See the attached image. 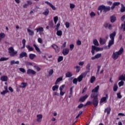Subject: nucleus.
<instances>
[{"instance_id":"obj_30","label":"nucleus","mask_w":125,"mask_h":125,"mask_svg":"<svg viewBox=\"0 0 125 125\" xmlns=\"http://www.w3.org/2000/svg\"><path fill=\"white\" fill-rule=\"evenodd\" d=\"M58 88H59V85L56 84L52 87V90L55 91V90H58Z\"/></svg>"},{"instance_id":"obj_24","label":"nucleus","mask_w":125,"mask_h":125,"mask_svg":"<svg viewBox=\"0 0 125 125\" xmlns=\"http://www.w3.org/2000/svg\"><path fill=\"white\" fill-rule=\"evenodd\" d=\"M116 20H117V18L115 15L110 17V22H111V23H114Z\"/></svg>"},{"instance_id":"obj_21","label":"nucleus","mask_w":125,"mask_h":125,"mask_svg":"<svg viewBox=\"0 0 125 125\" xmlns=\"http://www.w3.org/2000/svg\"><path fill=\"white\" fill-rule=\"evenodd\" d=\"M114 43H115V40H109L108 42V49L110 48V47H111V46H112V45H113Z\"/></svg>"},{"instance_id":"obj_53","label":"nucleus","mask_w":125,"mask_h":125,"mask_svg":"<svg viewBox=\"0 0 125 125\" xmlns=\"http://www.w3.org/2000/svg\"><path fill=\"white\" fill-rule=\"evenodd\" d=\"M63 61V56H60L58 59V62H61Z\"/></svg>"},{"instance_id":"obj_39","label":"nucleus","mask_w":125,"mask_h":125,"mask_svg":"<svg viewBox=\"0 0 125 125\" xmlns=\"http://www.w3.org/2000/svg\"><path fill=\"white\" fill-rule=\"evenodd\" d=\"M13 64H19V62L18 61L15 62V61L12 60L10 62V65H13Z\"/></svg>"},{"instance_id":"obj_51","label":"nucleus","mask_w":125,"mask_h":125,"mask_svg":"<svg viewBox=\"0 0 125 125\" xmlns=\"http://www.w3.org/2000/svg\"><path fill=\"white\" fill-rule=\"evenodd\" d=\"M121 12H125V7L123 4H122V7L120 10Z\"/></svg>"},{"instance_id":"obj_20","label":"nucleus","mask_w":125,"mask_h":125,"mask_svg":"<svg viewBox=\"0 0 125 125\" xmlns=\"http://www.w3.org/2000/svg\"><path fill=\"white\" fill-rule=\"evenodd\" d=\"M84 76V74L82 73L80 76H79L77 78V81H78L79 83H81L82 81H83V77Z\"/></svg>"},{"instance_id":"obj_57","label":"nucleus","mask_w":125,"mask_h":125,"mask_svg":"<svg viewBox=\"0 0 125 125\" xmlns=\"http://www.w3.org/2000/svg\"><path fill=\"white\" fill-rule=\"evenodd\" d=\"M121 27L122 29H123V31H125V21H124V23L122 24Z\"/></svg>"},{"instance_id":"obj_35","label":"nucleus","mask_w":125,"mask_h":125,"mask_svg":"<svg viewBox=\"0 0 125 125\" xmlns=\"http://www.w3.org/2000/svg\"><path fill=\"white\" fill-rule=\"evenodd\" d=\"M105 112H106L107 115L110 114V112H111V107H107L105 109Z\"/></svg>"},{"instance_id":"obj_62","label":"nucleus","mask_w":125,"mask_h":125,"mask_svg":"<svg viewBox=\"0 0 125 125\" xmlns=\"http://www.w3.org/2000/svg\"><path fill=\"white\" fill-rule=\"evenodd\" d=\"M86 89H87V87L85 86L82 90V94H83V93L86 91Z\"/></svg>"},{"instance_id":"obj_31","label":"nucleus","mask_w":125,"mask_h":125,"mask_svg":"<svg viewBox=\"0 0 125 125\" xmlns=\"http://www.w3.org/2000/svg\"><path fill=\"white\" fill-rule=\"evenodd\" d=\"M5 38V34L3 33H0V42H1V40L2 39H4Z\"/></svg>"},{"instance_id":"obj_60","label":"nucleus","mask_w":125,"mask_h":125,"mask_svg":"<svg viewBox=\"0 0 125 125\" xmlns=\"http://www.w3.org/2000/svg\"><path fill=\"white\" fill-rule=\"evenodd\" d=\"M67 43L66 42H64V43L62 44V45L61 46V48H64V47H66V44Z\"/></svg>"},{"instance_id":"obj_34","label":"nucleus","mask_w":125,"mask_h":125,"mask_svg":"<svg viewBox=\"0 0 125 125\" xmlns=\"http://www.w3.org/2000/svg\"><path fill=\"white\" fill-rule=\"evenodd\" d=\"M43 15L45 16H47L48 14H49V10L48 9H46L44 12L42 13Z\"/></svg>"},{"instance_id":"obj_27","label":"nucleus","mask_w":125,"mask_h":125,"mask_svg":"<svg viewBox=\"0 0 125 125\" xmlns=\"http://www.w3.org/2000/svg\"><path fill=\"white\" fill-rule=\"evenodd\" d=\"M35 30L37 33H39V32L40 33H42V32H43V27H41L38 28H36Z\"/></svg>"},{"instance_id":"obj_8","label":"nucleus","mask_w":125,"mask_h":125,"mask_svg":"<svg viewBox=\"0 0 125 125\" xmlns=\"http://www.w3.org/2000/svg\"><path fill=\"white\" fill-rule=\"evenodd\" d=\"M37 72L33 69H28L27 70V75H36Z\"/></svg>"},{"instance_id":"obj_18","label":"nucleus","mask_w":125,"mask_h":125,"mask_svg":"<svg viewBox=\"0 0 125 125\" xmlns=\"http://www.w3.org/2000/svg\"><path fill=\"white\" fill-rule=\"evenodd\" d=\"M0 81L2 82H7L8 81V77L6 76H2L0 77Z\"/></svg>"},{"instance_id":"obj_59","label":"nucleus","mask_w":125,"mask_h":125,"mask_svg":"<svg viewBox=\"0 0 125 125\" xmlns=\"http://www.w3.org/2000/svg\"><path fill=\"white\" fill-rule=\"evenodd\" d=\"M49 25L51 28H52L53 27V21H50Z\"/></svg>"},{"instance_id":"obj_44","label":"nucleus","mask_w":125,"mask_h":125,"mask_svg":"<svg viewBox=\"0 0 125 125\" xmlns=\"http://www.w3.org/2000/svg\"><path fill=\"white\" fill-rule=\"evenodd\" d=\"M124 84H125V82H124V81H121V82H119L118 83V85L119 86V87H121V86H123V85H124Z\"/></svg>"},{"instance_id":"obj_22","label":"nucleus","mask_w":125,"mask_h":125,"mask_svg":"<svg viewBox=\"0 0 125 125\" xmlns=\"http://www.w3.org/2000/svg\"><path fill=\"white\" fill-rule=\"evenodd\" d=\"M28 55H27V53L26 52H21L20 54V58H23V57H27Z\"/></svg>"},{"instance_id":"obj_61","label":"nucleus","mask_w":125,"mask_h":125,"mask_svg":"<svg viewBox=\"0 0 125 125\" xmlns=\"http://www.w3.org/2000/svg\"><path fill=\"white\" fill-rule=\"evenodd\" d=\"M65 25L66 28H70V23L69 22H66Z\"/></svg>"},{"instance_id":"obj_5","label":"nucleus","mask_w":125,"mask_h":125,"mask_svg":"<svg viewBox=\"0 0 125 125\" xmlns=\"http://www.w3.org/2000/svg\"><path fill=\"white\" fill-rule=\"evenodd\" d=\"M108 98H109L108 94H106L105 97H103L101 99L100 101V104H102V103H107Z\"/></svg>"},{"instance_id":"obj_47","label":"nucleus","mask_w":125,"mask_h":125,"mask_svg":"<svg viewBox=\"0 0 125 125\" xmlns=\"http://www.w3.org/2000/svg\"><path fill=\"white\" fill-rule=\"evenodd\" d=\"M8 59H9V58L1 57L0 59V61H6V60H8Z\"/></svg>"},{"instance_id":"obj_54","label":"nucleus","mask_w":125,"mask_h":125,"mask_svg":"<svg viewBox=\"0 0 125 125\" xmlns=\"http://www.w3.org/2000/svg\"><path fill=\"white\" fill-rule=\"evenodd\" d=\"M19 70L21 73H26V70L24 69L23 68H20Z\"/></svg>"},{"instance_id":"obj_13","label":"nucleus","mask_w":125,"mask_h":125,"mask_svg":"<svg viewBox=\"0 0 125 125\" xmlns=\"http://www.w3.org/2000/svg\"><path fill=\"white\" fill-rule=\"evenodd\" d=\"M45 3H46V4H48V5L50 6L52 8V9H53V10H56V7H55V6H53V5H52V4H51V3H50L47 1H45Z\"/></svg>"},{"instance_id":"obj_56","label":"nucleus","mask_w":125,"mask_h":125,"mask_svg":"<svg viewBox=\"0 0 125 125\" xmlns=\"http://www.w3.org/2000/svg\"><path fill=\"white\" fill-rule=\"evenodd\" d=\"M117 98H119V99H121L123 96L121 95V92L118 93L117 94Z\"/></svg>"},{"instance_id":"obj_55","label":"nucleus","mask_w":125,"mask_h":125,"mask_svg":"<svg viewBox=\"0 0 125 125\" xmlns=\"http://www.w3.org/2000/svg\"><path fill=\"white\" fill-rule=\"evenodd\" d=\"M96 14H95V13L94 12H91L90 13V17H94V16H95Z\"/></svg>"},{"instance_id":"obj_3","label":"nucleus","mask_w":125,"mask_h":125,"mask_svg":"<svg viewBox=\"0 0 125 125\" xmlns=\"http://www.w3.org/2000/svg\"><path fill=\"white\" fill-rule=\"evenodd\" d=\"M98 10H100L101 12L103 11L104 13H106L111 10V7H110V6H106L104 5H102L99 6Z\"/></svg>"},{"instance_id":"obj_6","label":"nucleus","mask_w":125,"mask_h":125,"mask_svg":"<svg viewBox=\"0 0 125 125\" xmlns=\"http://www.w3.org/2000/svg\"><path fill=\"white\" fill-rule=\"evenodd\" d=\"M51 46H52V48H53V49H54L56 53H58L59 51H60V48H59V47L57 46V45L55 44H53L51 45Z\"/></svg>"},{"instance_id":"obj_23","label":"nucleus","mask_w":125,"mask_h":125,"mask_svg":"<svg viewBox=\"0 0 125 125\" xmlns=\"http://www.w3.org/2000/svg\"><path fill=\"white\" fill-rule=\"evenodd\" d=\"M27 32L28 33L29 36H31L32 37H33V36H34L35 34V32H34V31L31 30L29 28H27Z\"/></svg>"},{"instance_id":"obj_50","label":"nucleus","mask_w":125,"mask_h":125,"mask_svg":"<svg viewBox=\"0 0 125 125\" xmlns=\"http://www.w3.org/2000/svg\"><path fill=\"white\" fill-rule=\"evenodd\" d=\"M54 72V71H53V69H50L48 72V75L52 76Z\"/></svg>"},{"instance_id":"obj_14","label":"nucleus","mask_w":125,"mask_h":125,"mask_svg":"<svg viewBox=\"0 0 125 125\" xmlns=\"http://www.w3.org/2000/svg\"><path fill=\"white\" fill-rule=\"evenodd\" d=\"M120 3L119 2H115L113 3L112 6L111 7V9L112 10H114L115 9V7L116 6H118V5H120Z\"/></svg>"},{"instance_id":"obj_42","label":"nucleus","mask_w":125,"mask_h":125,"mask_svg":"<svg viewBox=\"0 0 125 125\" xmlns=\"http://www.w3.org/2000/svg\"><path fill=\"white\" fill-rule=\"evenodd\" d=\"M93 44L94 45H97V46L99 45V43H98V41L96 39L93 40Z\"/></svg>"},{"instance_id":"obj_33","label":"nucleus","mask_w":125,"mask_h":125,"mask_svg":"<svg viewBox=\"0 0 125 125\" xmlns=\"http://www.w3.org/2000/svg\"><path fill=\"white\" fill-rule=\"evenodd\" d=\"M33 46L34 47H35V50H36V51H37V52H41V49H40V48H39V47L37 46V44H34Z\"/></svg>"},{"instance_id":"obj_40","label":"nucleus","mask_w":125,"mask_h":125,"mask_svg":"<svg viewBox=\"0 0 125 125\" xmlns=\"http://www.w3.org/2000/svg\"><path fill=\"white\" fill-rule=\"evenodd\" d=\"M22 43L23 44L22 47L21 48H24L26 46V40L25 39H23L22 41Z\"/></svg>"},{"instance_id":"obj_41","label":"nucleus","mask_w":125,"mask_h":125,"mask_svg":"<svg viewBox=\"0 0 125 125\" xmlns=\"http://www.w3.org/2000/svg\"><path fill=\"white\" fill-rule=\"evenodd\" d=\"M119 87H118V85L117 84H115L113 86V91L116 92L118 90V88Z\"/></svg>"},{"instance_id":"obj_25","label":"nucleus","mask_w":125,"mask_h":125,"mask_svg":"<svg viewBox=\"0 0 125 125\" xmlns=\"http://www.w3.org/2000/svg\"><path fill=\"white\" fill-rule=\"evenodd\" d=\"M95 50H96V46L95 45H92L91 48V53L92 55H94L95 53Z\"/></svg>"},{"instance_id":"obj_15","label":"nucleus","mask_w":125,"mask_h":125,"mask_svg":"<svg viewBox=\"0 0 125 125\" xmlns=\"http://www.w3.org/2000/svg\"><path fill=\"white\" fill-rule=\"evenodd\" d=\"M120 3L119 2H115L113 3L112 6L111 7V9L112 10H114L115 9V7L116 6H118V5H120Z\"/></svg>"},{"instance_id":"obj_58","label":"nucleus","mask_w":125,"mask_h":125,"mask_svg":"<svg viewBox=\"0 0 125 125\" xmlns=\"http://www.w3.org/2000/svg\"><path fill=\"white\" fill-rule=\"evenodd\" d=\"M75 6L76 5H75V4H72V3L70 4V8H71V9H73V8H74Z\"/></svg>"},{"instance_id":"obj_63","label":"nucleus","mask_w":125,"mask_h":125,"mask_svg":"<svg viewBox=\"0 0 125 125\" xmlns=\"http://www.w3.org/2000/svg\"><path fill=\"white\" fill-rule=\"evenodd\" d=\"M59 27H60V23H57L56 25V28L55 29L57 31H58V30H59Z\"/></svg>"},{"instance_id":"obj_38","label":"nucleus","mask_w":125,"mask_h":125,"mask_svg":"<svg viewBox=\"0 0 125 125\" xmlns=\"http://www.w3.org/2000/svg\"><path fill=\"white\" fill-rule=\"evenodd\" d=\"M91 64L90 63H88L86 66V69L88 71V72H89L90 70V66Z\"/></svg>"},{"instance_id":"obj_16","label":"nucleus","mask_w":125,"mask_h":125,"mask_svg":"<svg viewBox=\"0 0 125 125\" xmlns=\"http://www.w3.org/2000/svg\"><path fill=\"white\" fill-rule=\"evenodd\" d=\"M120 3L119 2H115L113 3L112 6L111 7V9L112 10H114L115 9V7L116 6H118V5H120Z\"/></svg>"},{"instance_id":"obj_12","label":"nucleus","mask_w":125,"mask_h":125,"mask_svg":"<svg viewBox=\"0 0 125 125\" xmlns=\"http://www.w3.org/2000/svg\"><path fill=\"white\" fill-rule=\"evenodd\" d=\"M73 89H74V86H71L69 89L68 98H71L73 96Z\"/></svg>"},{"instance_id":"obj_45","label":"nucleus","mask_w":125,"mask_h":125,"mask_svg":"<svg viewBox=\"0 0 125 125\" xmlns=\"http://www.w3.org/2000/svg\"><path fill=\"white\" fill-rule=\"evenodd\" d=\"M94 81H95V77L92 76L90 79L91 83H94Z\"/></svg>"},{"instance_id":"obj_7","label":"nucleus","mask_w":125,"mask_h":125,"mask_svg":"<svg viewBox=\"0 0 125 125\" xmlns=\"http://www.w3.org/2000/svg\"><path fill=\"white\" fill-rule=\"evenodd\" d=\"M69 52H70V49L68 48H65L62 50V53L64 56H66L69 54Z\"/></svg>"},{"instance_id":"obj_49","label":"nucleus","mask_w":125,"mask_h":125,"mask_svg":"<svg viewBox=\"0 0 125 125\" xmlns=\"http://www.w3.org/2000/svg\"><path fill=\"white\" fill-rule=\"evenodd\" d=\"M57 21H58V17L56 16L54 17V21L55 24H57Z\"/></svg>"},{"instance_id":"obj_48","label":"nucleus","mask_w":125,"mask_h":125,"mask_svg":"<svg viewBox=\"0 0 125 125\" xmlns=\"http://www.w3.org/2000/svg\"><path fill=\"white\" fill-rule=\"evenodd\" d=\"M57 36H62V31H61V30H58L57 31Z\"/></svg>"},{"instance_id":"obj_2","label":"nucleus","mask_w":125,"mask_h":125,"mask_svg":"<svg viewBox=\"0 0 125 125\" xmlns=\"http://www.w3.org/2000/svg\"><path fill=\"white\" fill-rule=\"evenodd\" d=\"M124 48L123 47H121L119 50L117 52H113L112 54V58L114 59V60H117L118 58H119V56L120 55H122L123 54V53L124 52Z\"/></svg>"},{"instance_id":"obj_11","label":"nucleus","mask_w":125,"mask_h":125,"mask_svg":"<svg viewBox=\"0 0 125 125\" xmlns=\"http://www.w3.org/2000/svg\"><path fill=\"white\" fill-rule=\"evenodd\" d=\"M88 97V95H85L84 96L82 97L79 99V101H81V102H84L85 101V100Z\"/></svg>"},{"instance_id":"obj_1","label":"nucleus","mask_w":125,"mask_h":125,"mask_svg":"<svg viewBox=\"0 0 125 125\" xmlns=\"http://www.w3.org/2000/svg\"><path fill=\"white\" fill-rule=\"evenodd\" d=\"M91 98L92 99V102L87 101L84 106H90L92 104L96 108L98 106L99 104V101L98 100V93H92L90 95Z\"/></svg>"},{"instance_id":"obj_4","label":"nucleus","mask_w":125,"mask_h":125,"mask_svg":"<svg viewBox=\"0 0 125 125\" xmlns=\"http://www.w3.org/2000/svg\"><path fill=\"white\" fill-rule=\"evenodd\" d=\"M8 53H9L10 55L12 56V57H14V56H17V53L18 52L17 51H15L13 47H10L8 49Z\"/></svg>"},{"instance_id":"obj_29","label":"nucleus","mask_w":125,"mask_h":125,"mask_svg":"<svg viewBox=\"0 0 125 125\" xmlns=\"http://www.w3.org/2000/svg\"><path fill=\"white\" fill-rule=\"evenodd\" d=\"M119 81H124V82H125V74L124 75H121L119 79H118Z\"/></svg>"},{"instance_id":"obj_9","label":"nucleus","mask_w":125,"mask_h":125,"mask_svg":"<svg viewBox=\"0 0 125 125\" xmlns=\"http://www.w3.org/2000/svg\"><path fill=\"white\" fill-rule=\"evenodd\" d=\"M99 85H97L96 87L92 90V93L98 94V91H99ZM98 95H99V94H98Z\"/></svg>"},{"instance_id":"obj_36","label":"nucleus","mask_w":125,"mask_h":125,"mask_svg":"<svg viewBox=\"0 0 125 125\" xmlns=\"http://www.w3.org/2000/svg\"><path fill=\"white\" fill-rule=\"evenodd\" d=\"M36 57L35 54H29V59L31 60H33Z\"/></svg>"},{"instance_id":"obj_19","label":"nucleus","mask_w":125,"mask_h":125,"mask_svg":"<svg viewBox=\"0 0 125 125\" xmlns=\"http://www.w3.org/2000/svg\"><path fill=\"white\" fill-rule=\"evenodd\" d=\"M115 37H116V32L114 31L112 33L110 34L109 35V38L110 40H115Z\"/></svg>"},{"instance_id":"obj_64","label":"nucleus","mask_w":125,"mask_h":125,"mask_svg":"<svg viewBox=\"0 0 125 125\" xmlns=\"http://www.w3.org/2000/svg\"><path fill=\"white\" fill-rule=\"evenodd\" d=\"M75 46V45H74L73 44H71L70 45V50H73V49H74V47Z\"/></svg>"},{"instance_id":"obj_26","label":"nucleus","mask_w":125,"mask_h":125,"mask_svg":"<svg viewBox=\"0 0 125 125\" xmlns=\"http://www.w3.org/2000/svg\"><path fill=\"white\" fill-rule=\"evenodd\" d=\"M63 81V77H61L58 78L55 83V84H58V83H60V82Z\"/></svg>"},{"instance_id":"obj_52","label":"nucleus","mask_w":125,"mask_h":125,"mask_svg":"<svg viewBox=\"0 0 125 125\" xmlns=\"http://www.w3.org/2000/svg\"><path fill=\"white\" fill-rule=\"evenodd\" d=\"M78 79L77 78H74L73 80V83H74V84H78Z\"/></svg>"},{"instance_id":"obj_17","label":"nucleus","mask_w":125,"mask_h":125,"mask_svg":"<svg viewBox=\"0 0 125 125\" xmlns=\"http://www.w3.org/2000/svg\"><path fill=\"white\" fill-rule=\"evenodd\" d=\"M102 56V54H97L94 57H92L91 58L92 60H94L95 59H98V58H100Z\"/></svg>"},{"instance_id":"obj_46","label":"nucleus","mask_w":125,"mask_h":125,"mask_svg":"<svg viewBox=\"0 0 125 125\" xmlns=\"http://www.w3.org/2000/svg\"><path fill=\"white\" fill-rule=\"evenodd\" d=\"M75 68L76 69V73H79L81 70V67L79 66H76L75 67Z\"/></svg>"},{"instance_id":"obj_28","label":"nucleus","mask_w":125,"mask_h":125,"mask_svg":"<svg viewBox=\"0 0 125 125\" xmlns=\"http://www.w3.org/2000/svg\"><path fill=\"white\" fill-rule=\"evenodd\" d=\"M72 76H73V74L70 71H68L66 73H65L66 78H71V77H72Z\"/></svg>"},{"instance_id":"obj_37","label":"nucleus","mask_w":125,"mask_h":125,"mask_svg":"<svg viewBox=\"0 0 125 125\" xmlns=\"http://www.w3.org/2000/svg\"><path fill=\"white\" fill-rule=\"evenodd\" d=\"M27 86V83H21V88H25Z\"/></svg>"},{"instance_id":"obj_43","label":"nucleus","mask_w":125,"mask_h":125,"mask_svg":"<svg viewBox=\"0 0 125 125\" xmlns=\"http://www.w3.org/2000/svg\"><path fill=\"white\" fill-rule=\"evenodd\" d=\"M100 44H104L105 43V40L100 38Z\"/></svg>"},{"instance_id":"obj_32","label":"nucleus","mask_w":125,"mask_h":125,"mask_svg":"<svg viewBox=\"0 0 125 125\" xmlns=\"http://www.w3.org/2000/svg\"><path fill=\"white\" fill-rule=\"evenodd\" d=\"M26 48H27V49H28L29 51H33L34 50V48H33L32 47H31V46H30V45H27L26 46Z\"/></svg>"},{"instance_id":"obj_10","label":"nucleus","mask_w":125,"mask_h":125,"mask_svg":"<svg viewBox=\"0 0 125 125\" xmlns=\"http://www.w3.org/2000/svg\"><path fill=\"white\" fill-rule=\"evenodd\" d=\"M37 122L38 123H41L42 122V114H38L37 115Z\"/></svg>"}]
</instances>
